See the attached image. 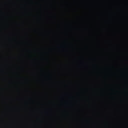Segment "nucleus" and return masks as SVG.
Returning a JSON list of instances; mask_svg holds the SVG:
<instances>
[{
	"instance_id": "39448f33",
	"label": "nucleus",
	"mask_w": 128,
	"mask_h": 128,
	"mask_svg": "<svg viewBox=\"0 0 128 128\" xmlns=\"http://www.w3.org/2000/svg\"><path fill=\"white\" fill-rule=\"evenodd\" d=\"M125 82H128V81H125Z\"/></svg>"
},
{
	"instance_id": "20e7f679",
	"label": "nucleus",
	"mask_w": 128,
	"mask_h": 128,
	"mask_svg": "<svg viewBox=\"0 0 128 128\" xmlns=\"http://www.w3.org/2000/svg\"><path fill=\"white\" fill-rule=\"evenodd\" d=\"M22 82H30V81H22Z\"/></svg>"
},
{
	"instance_id": "f03ea898",
	"label": "nucleus",
	"mask_w": 128,
	"mask_h": 128,
	"mask_svg": "<svg viewBox=\"0 0 128 128\" xmlns=\"http://www.w3.org/2000/svg\"><path fill=\"white\" fill-rule=\"evenodd\" d=\"M36 82H46V81H36ZM46 82H48V81H46Z\"/></svg>"
},
{
	"instance_id": "f257e3e1",
	"label": "nucleus",
	"mask_w": 128,
	"mask_h": 128,
	"mask_svg": "<svg viewBox=\"0 0 128 128\" xmlns=\"http://www.w3.org/2000/svg\"><path fill=\"white\" fill-rule=\"evenodd\" d=\"M1 72H2V74H4V71L2 70V71H1Z\"/></svg>"
},
{
	"instance_id": "7ed1b4c3",
	"label": "nucleus",
	"mask_w": 128,
	"mask_h": 128,
	"mask_svg": "<svg viewBox=\"0 0 128 128\" xmlns=\"http://www.w3.org/2000/svg\"><path fill=\"white\" fill-rule=\"evenodd\" d=\"M50 74V73H48V74Z\"/></svg>"
}]
</instances>
